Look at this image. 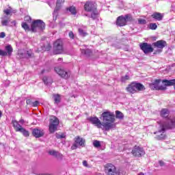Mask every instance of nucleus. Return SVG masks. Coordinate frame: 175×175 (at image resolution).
Instances as JSON below:
<instances>
[{
	"label": "nucleus",
	"mask_w": 175,
	"mask_h": 175,
	"mask_svg": "<svg viewBox=\"0 0 175 175\" xmlns=\"http://www.w3.org/2000/svg\"><path fill=\"white\" fill-rule=\"evenodd\" d=\"M26 102L27 105H31V100H27Z\"/></svg>",
	"instance_id": "obj_52"
},
{
	"label": "nucleus",
	"mask_w": 175,
	"mask_h": 175,
	"mask_svg": "<svg viewBox=\"0 0 175 175\" xmlns=\"http://www.w3.org/2000/svg\"><path fill=\"white\" fill-rule=\"evenodd\" d=\"M21 27L25 31H27V32H29V31H31V28H29V25H28L27 24V23L25 22H23L21 23Z\"/></svg>",
	"instance_id": "obj_29"
},
{
	"label": "nucleus",
	"mask_w": 175,
	"mask_h": 175,
	"mask_svg": "<svg viewBox=\"0 0 175 175\" xmlns=\"http://www.w3.org/2000/svg\"><path fill=\"white\" fill-rule=\"evenodd\" d=\"M131 77H129V75H126L121 77L120 81L122 83H125L126 81L130 80Z\"/></svg>",
	"instance_id": "obj_34"
},
{
	"label": "nucleus",
	"mask_w": 175,
	"mask_h": 175,
	"mask_svg": "<svg viewBox=\"0 0 175 175\" xmlns=\"http://www.w3.org/2000/svg\"><path fill=\"white\" fill-rule=\"evenodd\" d=\"M65 135L64 134H62V135H58L56 133V137L57 139H65Z\"/></svg>",
	"instance_id": "obj_45"
},
{
	"label": "nucleus",
	"mask_w": 175,
	"mask_h": 175,
	"mask_svg": "<svg viewBox=\"0 0 175 175\" xmlns=\"http://www.w3.org/2000/svg\"><path fill=\"white\" fill-rule=\"evenodd\" d=\"M25 20H26V21H31L32 18H31L29 16H25Z\"/></svg>",
	"instance_id": "obj_47"
},
{
	"label": "nucleus",
	"mask_w": 175,
	"mask_h": 175,
	"mask_svg": "<svg viewBox=\"0 0 175 175\" xmlns=\"http://www.w3.org/2000/svg\"><path fill=\"white\" fill-rule=\"evenodd\" d=\"M51 50V44H47L46 45H44L42 46L43 51H50Z\"/></svg>",
	"instance_id": "obj_32"
},
{
	"label": "nucleus",
	"mask_w": 175,
	"mask_h": 175,
	"mask_svg": "<svg viewBox=\"0 0 175 175\" xmlns=\"http://www.w3.org/2000/svg\"><path fill=\"white\" fill-rule=\"evenodd\" d=\"M54 69L55 72H56V73L59 75V76H60L62 79H64V80H68V79L70 77V71H66L64 70V68H61L59 67H55Z\"/></svg>",
	"instance_id": "obj_12"
},
{
	"label": "nucleus",
	"mask_w": 175,
	"mask_h": 175,
	"mask_svg": "<svg viewBox=\"0 0 175 175\" xmlns=\"http://www.w3.org/2000/svg\"><path fill=\"white\" fill-rule=\"evenodd\" d=\"M18 132L23 133V136H25V137H28L29 136V131L25 130V129L22 127L21 129H18Z\"/></svg>",
	"instance_id": "obj_28"
},
{
	"label": "nucleus",
	"mask_w": 175,
	"mask_h": 175,
	"mask_svg": "<svg viewBox=\"0 0 175 175\" xmlns=\"http://www.w3.org/2000/svg\"><path fill=\"white\" fill-rule=\"evenodd\" d=\"M58 125H59L58 118L54 116H51L49 125L50 133H54L58 129Z\"/></svg>",
	"instance_id": "obj_6"
},
{
	"label": "nucleus",
	"mask_w": 175,
	"mask_h": 175,
	"mask_svg": "<svg viewBox=\"0 0 175 175\" xmlns=\"http://www.w3.org/2000/svg\"><path fill=\"white\" fill-rule=\"evenodd\" d=\"M107 175H117V167L113 163H107L104 167Z\"/></svg>",
	"instance_id": "obj_11"
},
{
	"label": "nucleus",
	"mask_w": 175,
	"mask_h": 175,
	"mask_svg": "<svg viewBox=\"0 0 175 175\" xmlns=\"http://www.w3.org/2000/svg\"><path fill=\"white\" fill-rule=\"evenodd\" d=\"M41 73H42V75H43L44 73V70H42Z\"/></svg>",
	"instance_id": "obj_56"
},
{
	"label": "nucleus",
	"mask_w": 175,
	"mask_h": 175,
	"mask_svg": "<svg viewBox=\"0 0 175 175\" xmlns=\"http://www.w3.org/2000/svg\"><path fill=\"white\" fill-rule=\"evenodd\" d=\"M42 81L46 85H47V84H53V79L51 78L44 77Z\"/></svg>",
	"instance_id": "obj_26"
},
{
	"label": "nucleus",
	"mask_w": 175,
	"mask_h": 175,
	"mask_svg": "<svg viewBox=\"0 0 175 175\" xmlns=\"http://www.w3.org/2000/svg\"><path fill=\"white\" fill-rule=\"evenodd\" d=\"M151 17L152 18L157 20V21H161V20L163 18V14L161 12H154L151 15Z\"/></svg>",
	"instance_id": "obj_19"
},
{
	"label": "nucleus",
	"mask_w": 175,
	"mask_h": 175,
	"mask_svg": "<svg viewBox=\"0 0 175 175\" xmlns=\"http://www.w3.org/2000/svg\"><path fill=\"white\" fill-rule=\"evenodd\" d=\"M10 21L9 20V18H8V19H5V20H2L1 21V25L3 26V27H7V25H8V24H9V22H10Z\"/></svg>",
	"instance_id": "obj_37"
},
{
	"label": "nucleus",
	"mask_w": 175,
	"mask_h": 175,
	"mask_svg": "<svg viewBox=\"0 0 175 175\" xmlns=\"http://www.w3.org/2000/svg\"><path fill=\"white\" fill-rule=\"evenodd\" d=\"M46 29V23L40 19L34 20L31 22V31L33 33L38 32L39 31H43Z\"/></svg>",
	"instance_id": "obj_4"
},
{
	"label": "nucleus",
	"mask_w": 175,
	"mask_h": 175,
	"mask_svg": "<svg viewBox=\"0 0 175 175\" xmlns=\"http://www.w3.org/2000/svg\"><path fill=\"white\" fill-rule=\"evenodd\" d=\"M162 83H164L165 84L163 85H165L166 90H167V87H171L173 85L175 87V79H171V80H167V79H163L162 81Z\"/></svg>",
	"instance_id": "obj_18"
},
{
	"label": "nucleus",
	"mask_w": 175,
	"mask_h": 175,
	"mask_svg": "<svg viewBox=\"0 0 175 175\" xmlns=\"http://www.w3.org/2000/svg\"><path fill=\"white\" fill-rule=\"evenodd\" d=\"M68 36L70 38V39H75V34L73 33V31H70Z\"/></svg>",
	"instance_id": "obj_46"
},
{
	"label": "nucleus",
	"mask_w": 175,
	"mask_h": 175,
	"mask_svg": "<svg viewBox=\"0 0 175 175\" xmlns=\"http://www.w3.org/2000/svg\"><path fill=\"white\" fill-rule=\"evenodd\" d=\"M12 24H14V27H16L17 22L16 21H12Z\"/></svg>",
	"instance_id": "obj_53"
},
{
	"label": "nucleus",
	"mask_w": 175,
	"mask_h": 175,
	"mask_svg": "<svg viewBox=\"0 0 175 175\" xmlns=\"http://www.w3.org/2000/svg\"><path fill=\"white\" fill-rule=\"evenodd\" d=\"M79 33L81 36H83L85 37L87 36V35H88V33H87V32L84 31V30L83 29H79Z\"/></svg>",
	"instance_id": "obj_36"
},
{
	"label": "nucleus",
	"mask_w": 175,
	"mask_h": 175,
	"mask_svg": "<svg viewBox=\"0 0 175 175\" xmlns=\"http://www.w3.org/2000/svg\"><path fill=\"white\" fill-rule=\"evenodd\" d=\"M49 155H52L53 157H55V158H57V159H59L60 161H62L64 159V154L62 153H59V152L55 150H51L48 152Z\"/></svg>",
	"instance_id": "obj_17"
},
{
	"label": "nucleus",
	"mask_w": 175,
	"mask_h": 175,
	"mask_svg": "<svg viewBox=\"0 0 175 175\" xmlns=\"http://www.w3.org/2000/svg\"><path fill=\"white\" fill-rule=\"evenodd\" d=\"M12 124L16 132H18L19 131L18 129H21L23 128V126L18 124V122H17V120H12Z\"/></svg>",
	"instance_id": "obj_21"
},
{
	"label": "nucleus",
	"mask_w": 175,
	"mask_h": 175,
	"mask_svg": "<svg viewBox=\"0 0 175 175\" xmlns=\"http://www.w3.org/2000/svg\"><path fill=\"white\" fill-rule=\"evenodd\" d=\"M128 21H134L133 17H132L131 14H127L124 16L122 15L118 16L116 19V24L118 27H125Z\"/></svg>",
	"instance_id": "obj_5"
},
{
	"label": "nucleus",
	"mask_w": 175,
	"mask_h": 175,
	"mask_svg": "<svg viewBox=\"0 0 175 175\" xmlns=\"http://www.w3.org/2000/svg\"><path fill=\"white\" fill-rule=\"evenodd\" d=\"M4 14L6 16H10L12 14V9H6L3 10Z\"/></svg>",
	"instance_id": "obj_40"
},
{
	"label": "nucleus",
	"mask_w": 175,
	"mask_h": 175,
	"mask_svg": "<svg viewBox=\"0 0 175 175\" xmlns=\"http://www.w3.org/2000/svg\"><path fill=\"white\" fill-rule=\"evenodd\" d=\"M149 28L152 29V31H155V29L158 28V25H157V23H150L149 24Z\"/></svg>",
	"instance_id": "obj_35"
},
{
	"label": "nucleus",
	"mask_w": 175,
	"mask_h": 175,
	"mask_svg": "<svg viewBox=\"0 0 175 175\" xmlns=\"http://www.w3.org/2000/svg\"><path fill=\"white\" fill-rule=\"evenodd\" d=\"M57 61H62V58H59V59H57Z\"/></svg>",
	"instance_id": "obj_58"
},
{
	"label": "nucleus",
	"mask_w": 175,
	"mask_h": 175,
	"mask_svg": "<svg viewBox=\"0 0 175 175\" xmlns=\"http://www.w3.org/2000/svg\"><path fill=\"white\" fill-rule=\"evenodd\" d=\"M169 114H170V111L166 108H163L160 111V116L162 118H168Z\"/></svg>",
	"instance_id": "obj_20"
},
{
	"label": "nucleus",
	"mask_w": 175,
	"mask_h": 175,
	"mask_svg": "<svg viewBox=\"0 0 175 175\" xmlns=\"http://www.w3.org/2000/svg\"><path fill=\"white\" fill-rule=\"evenodd\" d=\"M138 24H139L140 25L147 24V21L143 18H138Z\"/></svg>",
	"instance_id": "obj_38"
},
{
	"label": "nucleus",
	"mask_w": 175,
	"mask_h": 175,
	"mask_svg": "<svg viewBox=\"0 0 175 175\" xmlns=\"http://www.w3.org/2000/svg\"><path fill=\"white\" fill-rule=\"evenodd\" d=\"M94 147H96V148H99L100 147V142L98 140H95L93 142Z\"/></svg>",
	"instance_id": "obj_39"
},
{
	"label": "nucleus",
	"mask_w": 175,
	"mask_h": 175,
	"mask_svg": "<svg viewBox=\"0 0 175 175\" xmlns=\"http://www.w3.org/2000/svg\"><path fill=\"white\" fill-rule=\"evenodd\" d=\"M39 175H51L50 174H40Z\"/></svg>",
	"instance_id": "obj_54"
},
{
	"label": "nucleus",
	"mask_w": 175,
	"mask_h": 175,
	"mask_svg": "<svg viewBox=\"0 0 175 175\" xmlns=\"http://www.w3.org/2000/svg\"><path fill=\"white\" fill-rule=\"evenodd\" d=\"M67 10H69V12H71V14H77V10H76V7L75 6H70V8H67Z\"/></svg>",
	"instance_id": "obj_31"
},
{
	"label": "nucleus",
	"mask_w": 175,
	"mask_h": 175,
	"mask_svg": "<svg viewBox=\"0 0 175 175\" xmlns=\"http://www.w3.org/2000/svg\"><path fill=\"white\" fill-rule=\"evenodd\" d=\"M26 58H35V53L31 49L27 51L26 52Z\"/></svg>",
	"instance_id": "obj_27"
},
{
	"label": "nucleus",
	"mask_w": 175,
	"mask_h": 175,
	"mask_svg": "<svg viewBox=\"0 0 175 175\" xmlns=\"http://www.w3.org/2000/svg\"><path fill=\"white\" fill-rule=\"evenodd\" d=\"M159 164H160V166H163V165H165V163H163V161H160Z\"/></svg>",
	"instance_id": "obj_50"
},
{
	"label": "nucleus",
	"mask_w": 175,
	"mask_h": 175,
	"mask_svg": "<svg viewBox=\"0 0 175 175\" xmlns=\"http://www.w3.org/2000/svg\"><path fill=\"white\" fill-rule=\"evenodd\" d=\"M83 166H85V167H88V162H87V161L84 160L83 161Z\"/></svg>",
	"instance_id": "obj_49"
},
{
	"label": "nucleus",
	"mask_w": 175,
	"mask_h": 175,
	"mask_svg": "<svg viewBox=\"0 0 175 175\" xmlns=\"http://www.w3.org/2000/svg\"><path fill=\"white\" fill-rule=\"evenodd\" d=\"M19 122H21V124H24L25 121H24L23 119H21V120H19Z\"/></svg>",
	"instance_id": "obj_51"
},
{
	"label": "nucleus",
	"mask_w": 175,
	"mask_h": 175,
	"mask_svg": "<svg viewBox=\"0 0 175 175\" xmlns=\"http://www.w3.org/2000/svg\"><path fill=\"white\" fill-rule=\"evenodd\" d=\"M88 120L91 124L97 126L99 129L103 126V129H105L107 132L110 129L116 128V124H114V122H116V115L110 111H103L100 116V120L96 116H91ZM100 120L103 121V122H102Z\"/></svg>",
	"instance_id": "obj_1"
},
{
	"label": "nucleus",
	"mask_w": 175,
	"mask_h": 175,
	"mask_svg": "<svg viewBox=\"0 0 175 175\" xmlns=\"http://www.w3.org/2000/svg\"><path fill=\"white\" fill-rule=\"evenodd\" d=\"M18 55L19 56V57L21 59H23V58H27V56L25 55V54H24L23 52H19L18 53Z\"/></svg>",
	"instance_id": "obj_44"
},
{
	"label": "nucleus",
	"mask_w": 175,
	"mask_h": 175,
	"mask_svg": "<svg viewBox=\"0 0 175 175\" xmlns=\"http://www.w3.org/2000/svg\"><path fill=\"white\" fill-rule=\"evenodd\" d=\"M161 79H155L152 83L149 84L150 90L155 91H166V85H159L161 84Z\"/></svg>",
	"instance_id": "obj_9"
},
{
	"label": "nucleus",
	"mask_w": 175,
	"mask_h": 175,
	"mask_svg": "<svg viewBox=\"0 0 175 175\" xmlns=\"http://www.w3.org/2000/svg\"><path fill=\"white\" fill-rule=\"evenodd\" d=\"M5 52L7 53V55L10 57V55H12V53H13V47L12 46V45L8 44L5 46Z\"/></svg>",
	"instance_id": "obj_24"
},
{
	"label": "nucleus",
	"mask_w": 175,
	"mask_h": 175,
	"mask_svg": "<svg viewBox=\"0 0 175 175\" xmlns=\"http://www.w3.org/2000/svg\"><path fill=\"white\" fill-rule=\"evenodd\" d=\"M116 118L118 120H124V113L120 111H116Z\"/></svg>",
	"instance_id": "obj_30"
},
{
	"label": "nucleus",
	"mask_w": 175,
	"mask_h": 175,
	"mask_svg": "<svg viewBox=\"0 0 175 175\" xmlns=\"http://www.w3.org/2000/svg\"><path fill=\"white\" fill-rule=\"evenodd\" d=\"M137 175H144V173L140 172V173H139Z\"/></svg>",
	"instance_id": "obj_55"
},
{
	"label": "nucleus",
	"mask_w": 175,
	"mask_h": 175,
	"mask_svg": "<svg viewBox=\"0 0 175 175\" xmlns=\"http://www.w3.org/2000/svg\"><path fill=\"white\" fill-rule=\"evenodd\" d=\"M31 133H32V135L34 137H36L37 139H38L39 137H42V136H44V131L39 129H33Z\"/></svg>",
	"instance_id": "obj_16"
},
{
	"label": "nucleus",
	"mask_w": 175,
	"mask_h": 175,
	"mask_svg": "<svg viewBox=\"0 0 175 175\" xmlns=\"http://www.w3.org/2000/svg\"><path fill=\"white\" fill-rule=\"evenodd\" d=\"M126 174V172L124 171H122V170H117V174L116 175H125Z\"/></svg>",
	"instance_id": "obj_41"
},
{
	"label": "nucleus",
	"mask_w": 175,
	"mask_h": 175,
	"mask_svg": "<svg viewBox=\"0 0 175 175\" xmlns=\"http://www.w3.org/2000/svg\"><path fill=\"white\" fill-rule=\"evenodd\" d=\"M31 106H32V107H38V105H39V101L36 100L33 103H31Z\"/></svg>",
	"instance_id": "obj_43"
},
{
	"label": "nucleus",
	"mask_w": 175,
	"mask_h": 175,
	"mask_svg": "<svg viewBox=\"0 0 175 175\" xmlns=\"http://www.w3.org/2000/svg\"><path fill=\"white\" fill-rule=\"evenodd\" d=\"M173 128H175L174 119L171 120L170 122L167 124H161L160 129L154 133V134L156 135L155 139H157V140H165V139H166V134L165 132H166V130L173 129Z\"/></svg>",
	"instance_id": "obj_2"
},
{
	"label": "nucleus",
	"mask_w": 175,
	"mask_h": 175,
	"mask_svg": "<svg viewBox=\"0 0 175 175\" xmlns=\"http://www.w3.org/2000/svg\"><path fill=\"white\" fill-rule=\"evenodd\" d=\"M152 46H153L154 48L159 49L158 50L155 51L153 54H161V53H162V50H163V49L167 46V42L163 40H160L153 42Z\"/></svg>",
	"instance_id": "obj_7"
},
{
	"label": "nucleus",
	"mask_w": 175,
	"mask_h": 175,
	"mask_svg": "<svg viewBox=\"0 0 175 175\" xmlns=\"http://www.w3.org/2000/svg\"><path fill=\"white\" fill-rule=\"evenodd\" d=\"M83 9L85 12H90L95 10V9H98V6L93 1H86L83 6Z\"/></svg>",
	"instance_id": "obj_15"
},
{
	"label": "nucleus",
	"mask_w": 175,
	"mask_h": 175,
	"mask_svg": "<svg viewBox=\"0 0 175 175\" xmlns=\"http://www.w3.org/2000/svg\"><path fill=\"white\" fill-rule=\"evenodd\" d=\"M131 154L135 157V158H142V157L146 154V152L143 147L135 145L131 150Z\"/></svg>",
	"instance_id": "obj_10"
},
{
	"label": "nucleus",
	"mask_w": 175,
	"mask_h": 175,
	"mask_svg": "<svg viewBox=\"0 0 175 175\" xmlns=\"http://www.w3.org/2000/svg\"><path fill=\"white\" fill-rule=\"evenodd\" d=\"M65 0H57L56 10H58L61 8V4L64 3Z\"/></svg>",
	"instance_id": "obj_33"
},
{
	"label": "nucleus",
	"mask_w": 175,
	"mask_h": 175,
	"mask_svg": "<svg viewBox=\"0 0 175 175\" xmlns=\"http://www.w3.org/2000/svg\"><path fill=\"white\" fill-rule=\"evenodd\" d=\"M53 98L54 100V103L55 105H58L59 103H61V95L59 94H53Z\"/></svg>",
	"instance_id": "obj_25"
},
{
	"label": "nucleus",
	"mask_w": 175,
	"mask_h": 175,
	"mask_svg": "<svg viewBox=\"0 0 175 175\" xmlns=\"http://www.w3.org/2000/svg\"><path fill=\"white\" fill-rule=\"evenodd\" d=\"M144 90H146L144 85L137 83V81L131 82L126 88V91L129 92V94H136V92L144 91Z\"/></svg>",
	"instance_id": "obj_3"
},
{
	"label": "nucleus",
	"mask_w": 175,
	"mask_h": 175,
	"mask_svg": "<svg viewBox=\"0 0 175 175\" xmlns=\"http://www.w3.org/2000/svg\"><path fill=\"white\" fill-rule=\"evenodd\" d=\"M0 117H2V111H0Z\"/></svg>",
	"instance_id": "obj_57"
},
{
	"label": "nucleus",
	"mask_w": 175,
	"mask_h": 175,
	"mask_svg": "<svg viewBox=\"0 0 175 175\" xmlns=\"http://www.w3.org/2000/svg\"><path fill=\"white\" fill-rule=\"evenodd\" d=\"M81 53L85 57H91L92 55V50L90 49H81Z\"/></svg>",
	"instance_id": "obj_22"
},
{
	"label": "nucleus",
	"mask_w": 175,
	"mask_h": 175,
	"mask_svg": "<svg viewBox=\"0 0 175 175\" xmlns=\"http://www.w3.org/2000/svg\"><path fill=\"white\" fill-rule=\"evenodd\" d=\"M75 144L71 146V150H76L77 145L81 147H85V139L80 136H77L74 138Z\"/></svg>",
	"instance_id": "obj_13"
},
{
	"label": "nucleus",
	"mask_w": 175,
	"mask_h": 175,
	"mask_svg": "<svg viewBox=\"0 0 175 175\" xmlns=\"http://www.w3.org/2000/svg\"><path fill=\"white\" fill-rule=\"evenodd\" d=\"M62 53H64V42L62 40L57 39L53 43V54L57 55L58 54H62Z\"/></svg>",
	"instance_id": "obj_8"
},
{
	"label": "nucleus",
	"mask_w": 175,
	"mask_h": 175,
	"mask_svg": "<svg viewBox=\"0 0 175 175\" xmlns=\"http://www.w3.org/2000/svg\"><path fill=\"white\" fill-rule=\"evenodd\" d=\"M139 48L143 51V53H144V54H150V53H152V51H154V48H152V45L147 42L140 43Z\"/></svg>",
	"instance_id": "obj_14"
},
{
	"label": "nucleus",
	"mask_w": 175,
	"mask_h": 175,
	"mask_svg": "<svg viewBox=\"0 0 175 175\" xmlns=\"http://www.w3.org/2000/svg\"><path fill=\"white\" fill-rule=\"evenodd\" d=\"M5 36H6V33H5V32H1L0 33V38L1 39H3V38H5Z\"/></svg>",
	"instance_id": "obj_48"
},
{
	"label": "nucleus",
	"mask_w": 175,
	"mask_h": 175,
	"mask_svg": "<svg viewBox=\"0 0 175 175\" xmlns=\"http://www.w3.org/2000/svg\"><path fill=\"white\" fill-rule=\"evenodd\" d=\"M0 55L1 57H6V55H8V53H6V51H5L2 49H0Z\"/></svg>",
	"instance_id": "obj_42"
},
{
	"label": "nucleus",
	"mask_w": 175,
	"mask_h": 175,
	"mask_svg": "<svg viewBox=\"0 0 175 175\" xmlns=\"http://www.w3.org/2000/svg\"><path fill=\"white\" fill-rule=\"evenodd\" d=\"M90 12H92L90 15L91 18H92V20H96V18H98V16H99V12H98V8L93 10V11Z\"/></svg>",
	"instance_id": "obj_23"
}]
</instances>
